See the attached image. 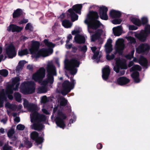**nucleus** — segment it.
Returning <instances> with one entry per match:
<instances>
[{
	"mask_svg": "<svg viewBox=\"0 0 150 150\" xmlns=\"http://www.w3.org/2000/svg\"><path fill=\"white\" fill-rule=\"evenodd\" d=\"M47 73L46 78L42 81L45 76V69L43 67L40 68L32 75V79L40 83L42 86L37 89L38 93H44L47 91V87L51 86L54 81V76L57 75L56 68L51 61L48 62L46 67Z\"/></svg>",
	"mask_w": 150,
	"mask_h": 150,
	"instance_id": "nucleus-1",
	"label": "nucleus"
},
{
	"mask_svg": "<svg viewBox=\"0 0 150 150\" xmlns=\"http://www.w3.org/2000/svg\"><path fill=\"white\" fill-rule=\"evenodd\" d=\"M99 16L97 12L92 11L87 15L84 21V23L87 25V29L88 32L91 34L95 33L91 35V40L92 41H94L99 38L102 33V30L98 29L102 24L98 20Z\"/></svg>",
	"mask_w": 150,
	"mask_h": 150,
	"instance_id": "nucleus-2",
	"label": "nucleus"
},
{
	"mask_svg": "<svg viewBox=\"0 0 150 150\" xmlns=\"http://www.w3.org/2000/svg\"><path fill=\"white\" fill-rule=\"evenodd\" d=\"M23 105L28 110L31 112L30 114V121L34 123L31 125L32 129L35 130H40L42 129L44 126L40 123L41 122H44L46 120V117L43 115H41L37 112L38 108L37 105L32 103H29L26 99L24 100Z\"/></svg>",
	"mask_w": 150,
	"mask_h": 150,
	"instance_id": "nucleus-3",
	"label": "nucleus"
},
{
	"mask_svg": "<svg viewBox=\"0 0 150 150\" xmlns=\"http://www.w3.org/2000/svg\"><path fill=\"white\" fill-rule=\"evenodd\" d=\"M44 42L46 45L49 47V48H43L39 50V42L34 40L31 41V44L28 45V48L30 53L35 57L38 58L40 56L45 57L52 53L53 50L52 48L54 47L55 45L46 39L44 40Z\"/></svg>",
	"mask_w": 150,
	"mask_h": 150,
	"instance_id": "nucleus-4",
	"label": "nucleus"
},
{
	"mask_svg": "<svg viewBox=\"0 0 150 150\" xmlns=\"http://www.w3.org/2000/svg\"><path fill=\"white\" fill-rule=\"evenodd\" d=\"M59 105L54 108L51 118L55 117V121L57 126L62 128H64L65 126L64 120L66 119V115L63 113L60 110H62L64 107L67 103V100L62 97L58 99Z\"/></svg>",
	"mask_w": 150,
	"mask_h": 150,
	"instance_id": "nucleus-5",
	"label": "nucleus"
},
{
	"mask_svg": "<svg viewBox=\"0 0 150 150\" xmlns=\"http://www.w3.org/2000/svg\"><path fill=\"white\" fill-rule=\"evenodd\" d=\"M20 78L19 77H16L12 78L11 84H8L6 87V90L3 89L0 93V107L3 106L4 101L6 99L7 96L8 98L12 100L13 98L12 94L13 91L18 90L20 84Z\"/></svg>",
	"mask_w": 150,
	"mask_h": 150,
	"instance_id": "nucleus-6",
	"label": "nucleus"
},
{
	"mask_svg": "<svg viewBox=\"0 0 150 150\" xmlns=\"http://www.w3.org/2000/svg\"><path fill=\"white\" fill-rule=\"evenodd\" d=\"M64 63L65 68L69 71L71 75H74L76 74L77 68L79 67L80 64L79 61L75 59H72L70 61L65 59Z\"/></svg>",
	"mask_w": 150,
	"mask_h": 150,
	"instance_id": "nucleus-7",
	"label": "nucleus"
},
{
	"mask_svg": "<svg viewBox=\"0 0 150 150\" xmlns=\"http://www.w3.org/2000/svg\"><path fill=\"white\" fill-rule=\"evenodd\" d=\"M70 79L71 82L68 80H65L62 84L61 83H58L57 86L58 88L62 86L61 93L63 95H66L74 87L76 83L75 80L73 79V77H70Z\"/></svg>",
	"mask_w": 150,
	"mask_h": 150,
	"instance_id": "nucleus-8",
	"label": "nucleus"
},
{
	"mask_svg": "<svg viewBox=\"0 0 150 150\" xmlns=\"http://www.w3.org/2000/svg\"><path fill=\"white\" fill-rule=\"evenodd\" d=\"M35 82L32 81H25L21 84L20 91L24 94L32 93L35 91Z\"/></svg>",
	"mask_w": 150,
	"mask_h": 150,
	"instance_id": "nucleus-9",
	"label": "nucleus"
},
{
	"mask_svg": "<svg viewBox=\"0 0 150 150\" xmlns=\"http://www.w3.org/2000/svg\"><path fill=\"white\" fill-rule=\"evenodd\" d=\"M82 8L81 4H77L74 5L72 8H70L68 10V11L69 13V15L72 21L74 22L77 20L78 18V16L74 12L79 14H81Z\"/></svg>",
	"mask_w": 150,
	"mask_h": 150,
	"instance_id": "nucleus-10",
	"label": "nucleus"
},
{
	"mask_svg": "<svg viewBox=\"0 0 150 150\" xmlns=\"http://www.w3.org/2000/svg\"><path fill=\"white\" fill-rule=\"evenodd\" d=\"M150 34V25H146L144 30H141L139 33L136 32L134 36L141 42H144L146 39L148 35Z\"/></svg>",
	"mask_w": 150,
	"mask_h": 150,
	"instance_id": "nucleus-11",
	"label": "nucleus"
},
{
	"mask_svg": "<svg viewBox=\"0 0 150 150\" xmlns=\"http://www.w3.org/2000/svg\"><path fill=\"white\" fill-rule=\"evenodd\" d=\"M91 8H93L96 10H99L100 17L101 19L105 20L108 19V16L107 14L108 8L107 7L104 6L99 7L98 6L95 5L91 6Z\"/></svg>",
	"mask_w": 150,
	"mask_h": 150,
	"instance_id": "nucleus-12",
	"label": "nucleus"
},
{
	"mask_svg": "<svg viewBox=\"0 0 150 150\" xmlns=\"http://www.w3.org/2000/svg\"><path fill=\"white\" fill-rule=\"evenodd\" d=\"M116 65L113 66V69L117 73H119L120 69H126L127 66L126 64V61L124 59L117 58L116 59Z\"/></svg>",
	"mask_w": 150,
	"mask_h": 150,
	"instance_id": "nucleus-13",
	"label": "nucleus"
},
{
	"mask_svg": "<svg viewBox=\"0 0 150 150\" xmlns=\"http://www.w3.org/2000/svg\"><path fill=\"white\" fill-rule=\"evenodd\" d=\"M76 30H74L71 32L72 35H76L74 38L75 42L79 44L84 43L85 41L84 36L78 34L81 31V29L79 27H76Z\"/></svg>",
	"mask_w": 150,
	"mask_h": 150,
	"instance_id": "nucleus-14",
	"label": "nucleus"
},
{
	"mask_svg": "<svg viewBox=\"0 0 150 150\" xmlns=\"http://www.w3.org/2000/svg\"><path fill=\"white\" fill-rule=\"evenodd\" d=\"M141 69V67L138 65H134L130 69V71L134 72L131 75V76L134 80L136 83H139L140 81L139 78V73L137 71H140Z\"/></svg>",
	"mask_w": 150,
	"mask_h": 150,
	"instance_id": "nucleus-15",
	"label": "nucleus"
},
{
	"mask_svg": "<svg viewBox=\"0 0 150 150\" xmlns=\"http://www.w3.org/2000/svg\"><path fill=\"white\" fill-rule=\"evenodd\" d=\"M150 50V46L146 43H142L136 49V52L138 53L147 54Z\"/></svg>",
	"mask_w": 150,
	"mask_h": 150,
	"instance_id": "nucleus-16",
	"label": "nucleus"
},
{
	"mask_svg": "<svg viewBox=\"0 0 150 150\" xmlns=\"http://www.w3.org/2000/svg\"><path fill=\"white\" fill-rule=\"evenodd\" d=\"M125 48L124 40L123 39L119 38L116 42L115 49L117 52L120 54H122Z\"/></svg>",
	"mask_w": 150,
	"mask_h": 150,
	"instance_id": "nucleus-17",
	"label": "nucleus"
},
{
	"mask_svg": "<svg viewBox=\"0 0 150 150\" xmlns=\"http://www.w3.org/2000/svg\"><path fill=\"white\" fill-rule=\"evenodd\" d=\"M6 53L9 58H12L15 57L16 54V52L14 46L10 44L8 46L6 47Z\"/></svg>",
	"mask_w": 150,
	"mask_h": 150,
	"instance_id": "nucleus-18",
	"label": "nucleus"
},
{
	"mask_svg": "<svg viewBox=\"0 0 150 150\" xmlns=\"http://www.w3.org/2000/svg\"><path fill=\"white\" fill-rule=\"evenodd\" d=\"M91 49L94 53L92 59L95 60H99L102 56L101 53L99 51V50L97 49L96 47H91Z\"/></svg>",
	"mask_w": 150,
	"mask_h": 150,
	"instance_id": "nucleus-19",
	"label": "nucleus"
},
{
	"mask_svg": "<svg viewBox=\"0 0 150 150\" xmlns=\"http://www.w3.org/2000/svg\"><path fill=\"white\" fill-rule=\"evenodd\" d=\"M102 77L103 80H106L108 79L110 74V70L109 67L108 66H105L102 70Z\"/></svg>",
	"mask_w": 150,
	"mask_h": 150,
	"instance_id": "nucleus-20",
	"label": "nucleus"
},
{
	"mask_svg": "<svg viewBox=\"0 0 150 150\" xmlns=\"http://www.w3.org/2000/svg\"><path fill=\"white\" fill-rule=\"evenodd\" d=\"M134 62H139V63L146 69L147 68L148 62L147 59L144 57H142L140 60L139 61L136 58H134L133 59Z\"/></svg>",
	"mask_w": 150,
	"mask_h": 150,
	"instance_id": "nucleus-21",
	"label": "nucleus"
},
{
	"mask_svg": "<svg viewBox=\"0 0 150 150\" xmlns=\"http://www.w3.org/2000/svg\"><path fill=\"white\" fill-rule=\"evenodd\" d=\"M109 16L112 18H119L121 17V13L119 11L112 9L110 11Z\"/></svg>",
	"mask_w": 150,
	"mask_h": 150,
	"instance_id": "nucleus-22",
	"label": "nucleus"
},
{
	"mask_svg": "<svg viewBox=\"0 0 150 150\" xmlns=\"http://www.w3.org/2000/svg\"><path fill=\"white\" fill-rule=\"evenodd\" d=\"M23 27H19L14 24L10 25L8 27L7 30L8 31H11L12 32H19L23 29Z\"/></svg>",
	"mask_w": 150,
	"mask_h": 150,
	"instance_id": "nucleus-23",
	"label": "nucleus"
},
{
	"mask_svg": "<svg viewBox=\"0 0 150 150\" xmlns=\"http://www.w3.org/2000/svg\"><path fill=\"white\" fill-rule=\"evenodd\" d=\"M112 41L111 39H108L105 45V51L107 54L110 53L112 50Z\"/></svg>",
	"mask_w": 150,
	"mask_h": 150,
	"instance_id": "nucleus-24",
	"label": "nucleus"
},
{
	"mask_svg": "<svg viewBox=\"0 0 150 150\" xmlns=\"http://www.w3.org/2000/svg\"><path fill=\"white\" fill-rule=\"evenodd\" d=\"M129 82V79L124 76L119 77L117 80V83L120 85L126 84Z\"/></svg>",
	"mask_w": 150,
	"mask_h": 150,
	"instance_id": "nucleus-25",
	"label": "nucleus"
},
{
	"mask_svg": "<svg viewBox=\"0 0 150 150\" xmlns=\"http://www.w3.org/2000/svg\"><path fill=\"white\" fill-rule=\"evenodd\" d=\"M130 20L136 25L140 26L141 25L142 22L138 16H131L130 17Z\"/></svg>",
	"mask_w": 150,
	"mask_h": 150,
	"instance_id": "nucleus-26",
	"label": "nucleus"
},
{
	"mask_svg": "<svg viewBox=\"0 0 150 150\" xmlns=\"http://www.w3.org/2000/svg\"><path fill=\"white\" fill-rule=\"evenodd\" d=\"M114 35L116 36H119L122 33V28L121 26L114 27L112 29Z\"/></svg>",
	"mask_w": 150,
	"mask_h": 150,
	"instance_id": "nucleus-27",
	"label": "nucleus"
},
{
	"mask_svg": "<svg viewBox=\"0 0 150 150\" xmlns=\"http://www.w3.org/2000/svg\"><path fill=\"white\" fill-rule=\"evenodd\" d=\"M62 25L65 28H69L72 26V23L69 20H65L62 21Z\"/></svg>",
	"mask_w": 150,
	"mask_h": 150,
	"instance_id": "nucleus-28",
	"label": "nucleus"
},
{
	"mask_svg": "<svg viewBox=\"0 0 150 150\" xmlns=\"http://www.w3.org/2000/svg\"><path fill=\"white\" fill-rule=\"evenodd\" d=\"M26 63V61L24 60L20 61L17 67L16 68V71L18 72L19 71L21 70L22 69L24 64Z\"/></svg>",
	"mask_w": 150,
	"mask_h": 150,
	"instance_id": "nucleus-29",
	"label": "nucleus"
},
{
	"mask_svg": "<svg viewBox=\"0 0 150 150\" xmlns=\"http://www.w3.org/2000/svg\"><path fill=\"white\" fill-rule=\"evenodd\" d=\"M38 134L36 132H32L30 134V137L31 139L35 141H38Z\"/></svg>",
	"mask_w": 150,
	"mask_h": 150,
	"instance_id": "nucleus-30",
	"label": "nucleus"
},
{
	"mask_svg": "<svg viewBox=\"0 0 150 150\" xmlns=\"http://www.w3.org/2000/svg\"><path fill=\"white\" fill-rule=\"evenodd\" d=\"M22 13V11L21 9H18L15 11L13 14V18H15L19 16Z\"/></svg>",
	"mask_w": 150,
	"mask_h": 150,
	"instance_id": "nucleus-31",
	"label": "nucleus"
},
{
	"mask_svg": "<svg viewBox=\"0 0 150 150\" xmlns=\"http://www.w3.org/2000/svg\"><path fill=\"white\" fill-rule=\"evenodd\" d=\"M28 51L27 49L21 50L18 51V55L20 56L26 55L28 54Z\"/></svg>",
	"mask_w": 150,
	"mask_h": 150,
	"instance_id": "nucleus-32",
	"label": "nucleus"
},
{
	"mask_svg": "<svg viewBox=\"0 0 150 150\" xmlns=\"http://www.w3.org/2000/svg\"><path fill=\"white\" fill-rule=\"evenodd\" d=\"M5 106L7 108L14 110L16 108V107L14 104H11L8 103H6L5 104Z\"/></svg>",
	"mask_w": 150,
	"mask_h": 150,
	"instance_id": "nucleus-33",
	"label": "nucleus"
},
{
	"mask_svg": "<svg viewBox=\"0 0 150 150\" xmlns=\"http://www.w3.org/2000/svg\"><path fill=\"white\" fill-rule=\"evenodd\" d=\"M14 96L16 100L18 102H20L21 101V95L18 92H15L14 94Z\"/></svg>",
	"mask_w": 150,
	"mask_h": 150,
	"instance_id": "nucleus-34",
	"label": "nucleus"
},
{
	"mask_svg": "<svg viewBox=\"0 0 150 150\" xmlns=\"http://www.w3.org/2000/svg\"><path fill=\"white\" fill-rule=\"evenodd\" d=\"M129 42L131 44H134L136 43L135 39L133 37L129 36L126 38Z\"/></svg>",
	"mask_w": 150,
	"mask_h": 150,
	"instance_id": "nucleus-35",
	"label": "nucleus"
},
{
	"mask_svg": "<svg viewBox=\"0 0 150 150\" xmlns=\"http://www.w3.org/2000/svg\"><path fill=\"white\" fill-rule=\"evenodd\" d=\"M79 51L83 52L85 53L87 50V47L86 45H83L82 46H79L78 47Z\"/></svg>",
	"mask_w": 150,
	"mask_h": 150,
	"instance_id": "nucleus-36",
	"label": "nucleus"
},
{
	"mask_svg": "<svg viewBox=\"0 0 150 150\" xmlns=\"http://www.w3.org/2000/svg\"><path fill=\"white\" fill-rule=\"evenodd\" d=\"M72 118L70 120L68 124V126L69 127L71 126V123H73L76 120V117L74 113H72Z\"/></svg>",
	"mask_w": 150,
	"mask_h": 150,
	"instance_id": "nucleus-37",
	"label": "nucleus"
},
{
	"mask_svg": "<svg viewBox=\"0 0 150 150\" xmlns=\"http://www.w3.org/2000/svg\"><path fill=\"white\" fill-rule=\"evenodd\" d=\"M15 132V130L13 128L10 129L8 131L7 135L9 138H11Z\"/></svg>",
	"mask_w": 150,
	"mask_h": 150,
	"instance_id": "nucleus-38",
	"label": "nucleus"
},
{
	"mask_svg": "<svg viewBox=\"0 0 150 150\" xmlns=\"http://www.w3.org/2000/svg\"><path fill=\"white\" fill-rule=\"evenodd\" d=\"M3 146V149L4 150H7L8 149V143H4V141H0V146Z\"/></svg>",
	"mask_w": 150,
	"mask_h": 150,
	"instance_id": "nucleus-39",
	"label": "nucleus"
},
{
	"mask_svg": "<svg viewBox=\"0 0 150 150\" xmlns=\"http://www.w3.org/2000/svg\"><path fill=\"white\" fill-rule=\"evenodd\" d=\"M8 74V71L6 69H3L0 70V74L4 76H6Z\"/></svg>",
	"mask_w": 150,
	"mask_h": 150,
	"instance_id": "nucleus-40",
	"label": "nucleus"
},
{
	"mask_svg": "<svg viewBox=\"0 0 150 150\" xmlns=\"http://www.w3.org/2000/svg\"><path fill=\"white\" fill-rule=\"evenodd\" d=\"M32 143L31 141H25L24 146L27 148H29L32 146Z\"/></svg>",
	"mask_w": 150,
	"mask_h": 150,
	"instance_id": "nucleus-41",
	"label": "nucleus"
},
{
	"mask_svg": "<svg viewBox=\"0 0 150 150\" xmlns=\"http://www.w3.org/2000/svg\"><path fill=\"white\" fill-rule=\"evenodd\" d=\"M122 21V20L121 19L118 18V19H115L112 20V23L114 24H120Z\"/></svg>",
	"mask_w": 150,
	"mask_h": 150,
	"instance_id": "nucleus-42",
	"label": "nucleus"
},
{
	"mask_svg": "<svg viewBox=\"0 0 150 150\" xmlns=\"http://www.w3.org/2000/svg\"><path fill=\"white\" fill-rule=\"evenodd\" d=\"M16 128L18 130H23L25 128V126L24 125L19 124L17 125Z\"/></svg>",
	"mask_w": 150,
	"mask_h": 150,
	"instance_id": "nucleus-43",
	"label": "nucleus"
},
{
	"mask_svg": "<svg viewBox=\"0 0 150 150\" xmlns=\"http://www.w3.org/2000/svg\"><path fill=\"white\" fill-rule=\"evenodd\" d=\"M43 141H35L34 144L41 149L42 147V143Z\"/></svg>",
	"mask_w": 150,
	"mask_h": 150,
	"instance_id": "nucleus-44",
	"label": "nucleus"
},
{
	"mask_svg": "<svg viewBox=\"0 0 150 150\" xmlns=\"http://www.w3.org/2000/svg\"><path fill=\"white\" fill-rule=\"evenodd\" d=\"M25 28L26 30H29L30 31H32L33 30L32 26L31 24L30 23H28L26 24Z\"/></svg>",
	"mask_w": 150,
	"mask_h": 150,
	"instance_id": "nucleus-45",
	"label": "nucleus"
},
{
	"mask_svg": "<svg viewBox=\"0 0 150 150\" xmlns=\"http://www.w3.org/2000/svg\"><path fill=\"white\" fill-rule=\"evenodd\" d=\"M142 22L143 24H145L148 22V19L147 17H144L141 18Z\"/></svg>",
	"mask_w": 150,
	"mask_h": 150,
	"instance_id": "nucleus-46",
	"label": "nucleus"
},
{
	"mask_svg": "<svg viewBox=\"0 0 150 150\" xmlns=\"http://www.w3.org/2000/svg\"><path fill=\"white\" fill-rule=\"evenodd\" d=\"M47 101V96H44L41 97V102L43 103H45Z\"/></svg>",
	"mask_w": 150,
	"mask_h": 150,
	"instance_id": "nucleus-47",
	"label": "nucleus"
},
{
	"mask_svg": "<svg viewBox=\"0 0 150 150\" xmlns=\"http://www.w3.org/2000/svg\"><path fill=\"white\" fill-rule=\"evenodd\" d=\"M106 59L108 60H110L114 59L115 58V55L114 54H112L111 55L107 54L106 55Z\"/></svg>",
	"mask_w": 150,
	"mask_h": 150,
	"instance_id": "nucleus-48",
	"label": "nucleus"
},
{
	"mask_svg": "<svg viewBox=\"0 0 150 150\" xmlns=\"http://www.w3.org/2000/svg\"><path fill=\"white\" fill-rule=\"evenodd\" d=\"M129 28L130 30H135L138 29V27L134 25H130L129 26Z\"/></svg>",
	"mask_w": 150,
	"mask_h": 150,
	"instance_id": "nucleus-49",
	"label": "nucleus"
},
{
	"mask_svg": "<svg viewBox=\"0 0 150 150\" xmlns=\"http://www.w3.org/2000/svg\"><path fill=\"white\" fill-rule=\"evenodd\" d=\"M72 36L71 34L67 36V40L66 41L67 43H68L72 39Z\"/></svg>",
	"mask_w": 150,
	"mask_h": 150,
	"instance_id": "nucleus-50",
	"label": "nucleus"
},
{
	"mask_svg": "<svg viewBox=\"0 0 150 150\" xmlns=\"http://www.w3.org/2000/svg\"><path fill=\"white\" fill-rule=\"evenodd\" d=\"M7 120V119L6 117H5L4 119H2L1 120V122L3 123L4 124H5L6 123Z\"/></svg>",
	"mask_w": 150,
	"mask_h": 150,
	"instance_id": "nucleus-51",
	"label": "nucleus"
},
{
	"mask_svg": "<svg viewBox=\"0 0 150 150\" xmlns=\"http://www.w3.org/2000/svg\"><path fill=\"white\" fill-rule=\"evenodd\" d=\"M72 44H68V43L66 44L65 45V47L67 49H69L71 48L72 47Z\"/></svg>",
	"mask_w": 150,
	"mask_h": 150,
	"instance_id": "nucleus-52",
	"label": "nucleus"
},
{
	"mask_svg": "<svg viewBox=\"0 0 150 150\" xmlns=\"http://www.w3.org/2000/svg\"><path fill=\"white\" fill-rule=\"evenodd\" d=\"M125 57L128 59H130L133 57L131 56L130 54H127L125 56Z\"/></svg>",
	"mask_w": 150,
	"mask_h": 150,
	"instance_id": "nucleus-53",
	"label": "nucleus"
},
{
	"mask_svg": "<svg viewBox=\"0 0 150 150\" xmlns=\"http://www.w3.org/2000/svg\"><path fill=\"white\" fill-rule=\"evenodd\" d=\"M42 111L43 112L47 115H48L49 114V112L47 111V110L44 108H42Z\"/></svg>",
	"mask_w": 150,
	"mask_h": 150,
	"instance_id": "nucleus-54",
	"label": "nucleus"
},
{
	"mask_svg": "<svg viewBox=\"0 0 150 150\" xmlns=\"http://www.w3.org/2000/svg\"><path fill=\"white\" fill-rule=\"evenodd\" d=\"M27 68L29 70L31 71L33 69V66L32 65H29L27 67Z\"/></svg>",
	"mask_w": 150,
	"mask_h": 150,
	"instance_id": "nucleus-55",
	"label": "nucleus"
},
{
	"mask_svg": "<svg viewBox=\"0 0 150 150\" xmlns=\"http://www.w3.org/2000/svg\"><path fill=\"white\" fill-rule=\"evenodd\" d=\"M28 21L27 19H23L21 21L20 23V24L25 23H27Z\"/></svg>",
	"mask_w": 150,
	"mask_h": 150,
	"instance_id": "nucleus-56",
	"label": "nucleus"
},
{
	"mask_svg": "<svg viewBox=\"0 0 150 150\" xmlns=\"http://www.w3.org/2000/svg\"><path fill=\"white\" fill-rule=\"evenodd\" d=\"M102 145L100 143L98 144L97 145V148L98 149H100L102 148Z\"/></svg>",
	"mask_w": 150,
	"mask_h": 150,
	"instance_id": "nucleus-57",
	"label": "nucleus"
},
{
	"mask_svg": "<svg viewBox=\"0 0 150 150\" xmlns=\"http://www.w3.org/2000/svg\"><path fill=\"white\" fill-rule=\"evenodd\" d=\"M14 120L15 122H18L20 121V118L18 117H15L14 119Z\"/></svg>",
	"mask_w": 150,
	"mask_h": 150,
	"instance_id": "nucleus-58",
	"label": "nucleus"
},
{
	"mask_svg": "<svg viewBox=\"0 0 150 150\" xmlns=\"http://www.w3.org/2000/svg\"><path fill=\"white\" fill-rule=\"evenodd\" d=\"M133 62L132 61H130V62H129L128 64V66L129 67H130L132 66L133 65Z\"/></svg>",
	"mask_w": 150,
	"mask_h": 150,
	"instance_id": "nucleus-59",
	"label": "nucleus"
},
{
	"mask_svg": "<svg viewBox=\"0 0 150 150\" xmlns=\"http://www.w3.org/2000/svg\"><path fill=\"white\" fill-rule=\"evenodd\" d=\"M77 50V49L76 47H72V52H75L76 50Z\"/></svg>",
	"mask_w": 150,
	"mask_h": 150,
	"instance_id": "nucleus-60",
	"label": "nucleus"
},
{
	"mask_svg": "<svg viewBox=\"0 0 150 150\" xmlns=\"http://www.w3.org/2000/svg\"><path fill=\"white\" fill-rule=\"evenodd\" d=\"M28 39V38L27 37L25 36H22L21 37V39L23 40L24 41Z\"/></svg>",
	"mask_w": 150,
	"mask_h": 150,
	"instance_id": "nucleus-61",
	"label": "nucleus"
},
{
	"mask_svg": "<svg viewBox=\"0 0 150 150\" xmlns=\"http://www.w3.org/2000/svg\"><path fill=\"white\" fill-rule=\"evenodd\" d=\"M5 132V131L4 129L1 128L0 129V133L1 134H4Z\"/></svg>",
	"mask_w": 150,
	"mask_h": 150,
	"instance_id": "nucleus-62",
	"label": "nucleus"
},
{
	"mask_svg": "<svg viewBox=\"0 0 150 150\" xmlns=\"http://www.w3.org/2000/svg\"><path fill=\"white\" fill-rule=\"evenodd\" d=\"M125 71L122 70L120 72V75H124L125 74Z\"/></svg>",
	"mask_w": 150,
	"mask_h": 150,
	"instance_id": "nucleus-63",
	"label": "nucleus"
},
{
	"mask_svg": "<svg viewBox=\"0 0 150 150\" xmlns=\"http://www.w3.org/2000/svg\"><path fill=\"white\" fill-rule=\"evenodd\" d=\"M56 62L57 64L58 67H59L60 66V65L58 59H57L56 60Z\"/></svg>",
	"mask_w": 150,
	"mask_h": 150,
	"instance_id": "nucleus-64",
	"label": "nucleus"
}]
</instances>
